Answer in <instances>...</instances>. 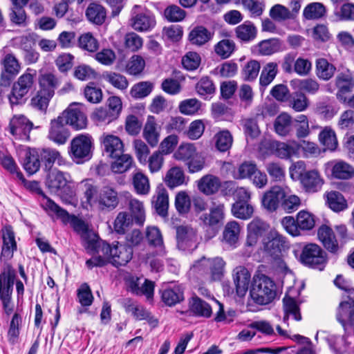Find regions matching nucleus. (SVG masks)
<instances>
[{"mask_svg": "<svg viewBox=\"0 0 354 354\" xmlns=\"http://www.w3.org/2000/svg\"><path fill=\"white\" fill-rule=\"evenodd\" d=\"M84 95L91 103L97 104L102 100V89L95 82H89L84 88Z\"/></svg>", "mask_w": 354, "mask_h": 354, "instance_id": "59", "label": "nucleus"}, {"mask_svg": "<svg viewBox=\"0 0 354 354\" xmlns=\"http://www.w3.org/2000/svg\"><path fill=\"white\" fill-rule=\"evenodd\" d=\"M177 247L179 250L192 252L198 245L196 230L188 225L176 227Z\"/></svg>", "mask_w": 354, "mask_h": 354, "instance_id": "14", "label": "nucleus"}, {"mask_svg": "<svg viewBox=\"0 0 354 354\" xmlns=\"http://www.w3.org/2000/svg\"><path fill=\"white\" fill-rule=\"evenodd\" d=\"M104 153L109 158H115L124 152V145L120 138L113 135H103L100 138Z\"/></svg>", "mask_w": 354, "mask_h": 354, "instance_id": "23", "label": "nucleus"}, {"mask_svg": "<svg viewBox=\"0 0 354 354\" xmlns=\"http://www.w3.org/2000/svg\"><path fill=\"white\" fill-rule=\"evenodd\" d=\"M319 240L324 247L330 253L336 254L339 250V245L332 228L326 225H321L317 231Z\"/></svg>", "mask_w": 354, "mask_h": 354, "instance_id": "25", "label": "nucleus"}, {"mask_svg": "<svg viewBox=\"0 0 354 354\" xmlns=\"http://www.w3.org/2000/svg\"><path fill=\"white\" fill-rule=\"evenodd\" d=\"M214 33L203 26L194 27L188 34V40L191 44L202 46L209 41Z\"/></svg>", "mask_w": 354, "mask_h": 354, "instance_id": "28", "label": "nucleus"}, {"mask_svg": "<svg viewBox=\"0 0 354 354\" xmlns=\"http://www.w3.org/2000/svg\"><path fill=\"white\" fill-rule=\"evenodd\" d=\"M331 177L337 179H349L354 175V169L344 161L330 162L327 164Z\"/></svg>", "mask_w": 354, "mask_h": 354, "instance_id": "34", "label": "nucleus"}, {"mask_svg": "<svg viewBox=\"0 0 354 354\" xmlns=\"http://www.w3.org/2000/svg\"><path fill=\"white\" fill-rule=\"evenodd\" d=\"M225 217V205L223 203L212 202L208 213H203L199 217L201 224L203 227L217 232L223 224Z\"/></svg>", "mask_w": 354, "mask_h": 354, "instance_id": "12", "label": "nucleus"}, {"mask_svg": "<svg viewBox=\"0 0 354 354\" xmlns=\"http://www.w3.org/2000/svg\"><path fill=\"white\" fill-rule=\"evenodd\" d=\"M250 295L258 305L270 304L277 296V286L274 281L264 274H254L253 277Z\"/></svg>", "mask_w": 354, "mask_h": 354, "instance_id": "4", "label": "nucleus"}, {"mask_svg": "<svg viewBox=\"0 0 354 354\" xmlns=\"http://www.w3.org/2000/svg\"><path fill=\"white\" fill-rule=\"evenodd\" d=\"M240 226L236 221L228 222L224 228L223 236L224 241L230 245H235L239 239Z\"/></svg>", "mask_w": 354, "mask_h": 354, "instance_id": "46", "label": "nucleus"}, {"mask_svg": "<svg viewBox=\"0 0 354 354\" xmlns=\"http://www.w3.org/2000/svg\"><path fill=\"white\" fill-rule=\"evenodd\" d=\"M21 322L22 317L21 315L18 313H14L8 330V339L12 344H15L19 338Z\"/></svg>", "mask_w": 354, "mask_h": 354, "instance_id": "54", "label": "nucleus"}, {"mask_svg": "<svg viewBox=\"0 0 354 354\" xmlns=\"http://www.w3.org/2000/svg\"><path fill=\"white\" fill-rule=\"evenodd\" d=\"M270 225L258 217L248 225V235L246 245L253 246L257 244L260 237L265 236L269 232Z\"/></svg>", "mask_w": 354, "mask_h": 354, "instance_id": "17", "label": "nucleus"}, {"mask_svg": "<svg viewBox=\"0 0 354 354\" xmlns=\"http://www.w3.org/2000/svg\"><path fill=\"white\" fill-rule=\"evenodd\" d=\"M325 13V6L321 3L315 2L305 7L303 16L306 19H318L324 17Z\"/></svg>", "mask_w": 354, "mask_h": 354, "instance_id": "53", "label": "nucleus"}, {"mask_svg": "<svg viewBox=\"0 0 354 354\" xmlns=\"http://www.w3.org/2000/svg\"><path fill=\"white\" fill-rule=\"evenodd\" d=\"M254 48L259 55L268 56L282 51L283 50V41L279 38H270L259 42Z\"/></svg>", "mask_w": 354, "mask_h": 354, "instance_id": "29", "label": "nucleus"}, {"mask_svg": "<svg viewBox=\"0 0 354 354\" xmlns=\"http://www.w3.org/2000/svg\"><path fill=\"white\" fill-rule=\"evenodd\" d=\"M277 64L274 62H270L267 64L263 68L259 82L262 86H267L275 78L277 74Z\"/></svg>", "mask_w": 354, "mask_h": 354, "instance_id": "57", "label": "nucleus"}, {"mask_svg": "<svg viewBox=\"0 0 354 354\" xmlns=\"http://www.w3.org/2000/svg\"><path fill=\"white\" fill-rule=\"evenodd\" d=\"M299 261L310 268L322 271L328 263V258L326 252L319 245L310 243L303 247Z\"/></svg>", "mask_w": 354, "mask_h": 354, "instance_id": "9", "label": "nucleus"}, {"mask_svg": "<svg viewBox=\"0 0 354 354\" xmlns=\"http://www.w3.org/2000/svg\"><path fill=\"white\" fill-rule=\"evenodd\" d=\"M24 183L27 189L42 196V198L46 200V202L42 204V206L49 214H55L58 218L62 220H66L69 217V214L66 209L59 207L45 194L41 189L39 182L35 180L26 181L25 180Z\"/></svg>", "mask_w": 354, "mask_h": 354, "instance_id": "13", "label": "nucleus"}, {"mask_svg": "<svg viewBox=\"0 0 354 354\" xmlns=\"http://www.w3.org/2000/svg\"><path fill=\"white\" fill-rule=\"evenodd\" d=\"M236 37L242 43L253 41L257 35V29L250 21H245L234 30Z\"/></svg>", "mask_w": 354, "mask_h": 354, "instance_id": "36", "label": "nucleus"}, {"mask_svg": "<svg viewBox=\"0 0 354 354\" xmlns=\"http://www.w3.org/2000/svg\"><path fill=\"white\" fill-rule=\"evenodd\" d=\"M151 205L159 216L162 217L168 216L169 194L163 184H158L156 187L151 199Z\"/></svg>", "mask_w": 354, "mask_h": 354, "instance_id": "18", "label": "nucleus"}, {"mask_svg": "<svg viewBox=\"0 0 354 354\" xmlns=\"http://www.w3.org/2000/svg\"><path fill=\"white\" fill-rule=\"evenodd\" d=\"M288 105L297 112L305 111L309 106V100L306 95L301 91L293 92L288 96Z\"/></svg>", "mask_w": 354, "mask_h": 354, "instance_id": "42", "label": "nucleus"}, {"mask_svg": "<svg viewBox=\"0 0 354 354\" xmlns=\"http://www.w3.org/2000/svg\"><path fill=\"white\" fill-rule=\"evenodd\" d=\"M200 262L207 268L212 281H221L224 276L225 262L221 257L206 259L203 257Z\"/></svg>", "mask_w": 354, "mask_h": 354, "instance_id": "26", "label": "nucleus"}, {"mask_svg": "<svg viewBox=\"0 0 354 354\" xmlns=\"http://www.w3.org/2000/svg\"><path fill=\"white\" fill-rule=\"evenodd\" d=\"M326 196V203L333 211L339 212L347 209V201L340 192L331 191L328 192Z\"/></svg>", "mask_w": 354, "mask_h": 354, "instance_id": "41", "label": "nucleus"}, {"mask_svg": "<svg viewBox=\"0 0 354 354\" xmlns=\"http://www.w3.org/2000/svg\"><path fill=\"white\" fill-rule=\"evenodd\" d=\"M16 277V270L12 266L5 263L0 273V301L7 316L10 315L14 310L12 296Z\"/></svg>", "mask_w": 354, "mask_h": 354, "instance_id": "5", "label": "nucleus"}, {"mask_svg": "<svg viewBox=\"0 0 354 354\" xmlns=\"http://www.w3.org/2000/svg\"><path fill=\"white\" fill-rule=\"evenodd\" d=\"M221 186L218 177L208 174L203 176L198 181V190L206 196L216 194Z\"/></svg>", "mask_w": 354, "mask_h": 354, "instance_id": "35", "label": "nucleus"}, {"mask_svg": "<svg viewBox=\"0 0 354 354\" xmlns=\"http://www.w3.org/2000/svg\"><path fill=\"white\" fill-rule=\"evenodd\" d=\"M189 310L195 316L209 318L212 310L210 305L197 295L192 296L188 302Z\"/></svg>", "mask_w": 354, "mask_h": 354, "instance_id": "33", "label": "nucleus"}, {"mask_svg": "<svg viewBox=\"0 0 354 354\" xmlns=\"http://www.w3.org/2000/svg\"><path fill=\"white\" fill-rule=\"evenodd\" d=\"M115 160L112 162L111 169L113 172L122 174L128 171L133 165V158L129 154L119 155L113 158Z\"/></svg>", "mask_w": 354, "mask_h": 354, "instance_id": "48", "label": "nucleus"}, {"mask_svg": "<svg viewBox=\"0 0 354 354\" xmlns=\"http://www.w3.org/2000/svg\"><path fill=\"white\" fill-rule=\"evenodd\" d=\"M34 84V75L25 73L21 75L17 82H14L8 100L12 106L22 105L28 100V93Z\"/></svg>", "mask_w": 354, "mask_h": 354, "instance_id": "10", "label": "nucleus"}, {"mask_svg": "<svg viewBox=\"0 0 354 354\" xmlns=\"http://www.w3.org/2000/svg\"><path fill=\"white\" fill-rule=\"evenodd\" d=\"M320 142L328 149L335 150L337 146L335 132L331 129L326 127L319 135Z\"/></svg>", "mask_w": 354, "mask_h": 354, "instance_id": "60", "label": "nucleus"}, {"mask_svg": "<svg viewBox=\"0 0 354 354\" xmlns=\"http://www.w3.org/2000/svg\"><path fill=\"white\" fill-rule=\"evenodd\" d=\"M39 151L40 162L44 165L46 170H50L55 160H59L62 158L60 153L52 148H43L37 149Z\"/></svg>", "mask_w": 354, "mask_h": 354, "instance_id": "43", "label": "nucleus"}, {"mask_svg": "<svg viewBox=\"0 0 354 354\" xmlns=\"http://www.w3.org/2000/svg\"><path fill=\"white\" fill-rule=\"evenodd\" d=\"M113 252L110 263L115 268L126 266L133 257V248L129 244L118 242L113 245Z\"/></svg>", "mask_w": 354, "mask_h": 354, "instance_id": "22", "label": "nucleus"}, {"mask_svg": "<svg viewBox=\"0 0 354 354\" xmlns=\"http://www.w3.org/2000/svg\"><path fill=\"white\" fill-rule=\"evenodd\" d=\"M41 162L39 151L36 149L28 150L23 161V167L30 175L35 174L40 168Z\"/></svg>", "mask_w": 354, "mask_h": 354, "instance_id": "39", "label": "nucleus"}, {"mask_svg": "<svg viewBox=\"0 0 354 354\" xmlns=\"http://www.w3.org/2000/svg\"><path fill=\"white\" fill-rule=\"evenodd\" d=\"M64 120L58 116L57 119L51 120L48 138L53 142L63 145L66 143L70 136V132Z\"/></svg>", "mask_w": 354, "mask_h": 354, "instance_id": "21", "label": "nucleus"}, {"mask_svg": "<svg viewBox=\"0 0 354 354\" xmlns=\"http://www.w3.org/2000/svg\"><path fill=\"white\" fill-rule=\"evenodd\" d=\"M85 15L90 23L101 26L106 21V10L102 5L92 2L86 9Z\"/></svg>", "mask_w": 354, "mask_h": 354, "instance_id": "27", "label": "nucleus"}, {"mask_svg": "<svg viewBox=\"0 0 354 354\" xmlns=\"http://www.w3.org/2000/svg\"><path fill=\"white\" fill-rule=\"evenodd\" d=\"M336 71L335 66L329 63L327 59L320 58L316 61V75L319 79L328 80Z\"/></svg>", "mask_w": 354, "mask_h": 354, "instance_id": "44", "label": "nucleus"}, {"mask_svg": "<svg viewBox=\"0 0 354 354\" xmlns=\"http://www.w3.org/2000/svg\"><path fill=\"white\" fill-rule=\"evenodd\" d=\"M129 21L132 28L138 32L150 31L156 24L154 15L149 10L142 9L138 5L133 7Z\"/></svg>", "mask_w": 354, "mask_h": 354, "instance_id": "11", "label": "nucleus"}, {"mask_svg": "<svg viewBox=\"0 0 354 354\" xmlns=\"http://www.w3.org/2000/svg\"><path fill=\"white\" fill-rule=\"evenodd\" d=\"M10 133L17 139L30 140V132L33 124L24 115H14L9 123Z\"/></svg>", "mask_w": 354, "mask_h": 354, "instance_id": "15", "label": "nucleus"}, {"mask_svg": "<svg viewBox=\"0 0 354 354\" xmlns=\"http://www.w3.org/2000/svg\"><path fill=\"white\" fill-rule=\"evenodd\" d=\"M268 148L274 151V154L280 158H288L298 152V146L296 143L291 146L284 142L270 141L268 142Z\"/></svg>", "mask_w": 354, "mask_h": 354, "instance_id": "38", "label": "nucleus"}, {"mask_svg": "<svg viewBox=\"0 0 354 354\" xmlns=\"http://www.w3.org/2000/svg\"><path fill=\"white\" fill-rule=\"evenodd\" d=\"M143 137L152 147H156L159 142L160 132L157 128L156 118L153 115L147 117L143 129Z\"/></svg>", "mask_w": 354, "mask_h": 354, "instance_id": "37", "label": "nucleus"}, {"mask_svg": "<svg viewBox=\"0 0 354 354\" xmlns=\"http://www.w3.org/2000/svg\"><path fill=\"white\" fill-rule=\"evenodd\" d=\"M175 207L179 214H186L191 209L192 201L186 191H180L175 196Z\"/></svg>", "mask_w": 354, "mask_h": 354, "instance_id": "51", "label": "nucleus"}, {"mask_svg": "<svg viewBox=\"0 0 354 354\" xmlns=\"http://www.w3.org/2000/svg\"><path fill=\"white\" fill-rule=\"evenodd\" d=\"M236 44L233 40L224 39L214 46L215 53L222 59H227L234 53Z\"/></svg>", "mask_w": 354, "mask_h": 354, "instance_id": "55", "label": "nucleus"}, {"mask_svg": "<svg viewBox=\"0 0 354 354\" xmlns=\"http://www.w3.org/2000/svg\"><path fill=\"white\" fill-rule=\"evenodd\" d=\"M214 140L216 148L221 152L228 151L233 143V137L228 130L218 131L215 134Z\"/></svg>", "mask_w": 354, "mask_h": 354, "instance_id": "47", "label": "nucleus"}, {"mask_svg": "<svg viewBox=\"0 0 354 354\" xmlns=\"http://www.w3.org/2000/svg\"><path fill=\"white\" fill-rule=\"evenodd\" d=\"M65 124H69L76 130L86 127L87 118L78 108H70L59 115Z\"/></svg>", "mask_w": 354, "mask_h": 354, "instance_id": "20", "label": "nucleus"}, {"mask_svg": "<svg viewBox=\"0 0 354 354\" xmlns=\"http://www.w3.org/2000/svg\"><path fill=\"white\" fill-rule=\"evenodd\" d=\"M290 174L292 179L299 180L302 189L308 194L318 192L324 183L317 169L306 170L304 161H298L292 165Z\"/></svg>", "mask_w": 354, "mask_h": 354, "instance_id": "3", "label": "nucleus"}, {"mask_svg": "<svg viewBox=\"0 0 354 354\" xmlns=\"http://www.w3.org/2000/svg\"><path fill=\"white\" fill-rule=\"evenodd\" d=\"M201 103L196 98L187 99L182 101L179 106V111L187 115H192L200 110Z\"/></svg>", "mask_w": 354, "mask_h": 354, "instance_id": "62", "label": "nucleus"}, {"mask_svg": "<svg viewBox=\"0 0 354 354\" xmlns=\"http://www.w3.org/2000/svg\"><path fill=\"white\" fill-rule=\"evenodd\" d=\"M84 196L86 202L90 206L97 205L101 210L111 211L119 204L118 192L110 186H104L100 189L91 179L82 182Z\"/></svg>", "mask_w": 354, "mask_h": 354, "instance_id": "1", "label": "nucleus"}, {"mask_svg": "<svg viewBox=\"0 0 354 354\" xmlns=\"http://www.w3.org/2000/svg\"><path fill=\"white\" fill-rule=\"evenodd\" d=\"M231 211L236 218L247 220L252 217L254 208L248 203L235 202L232 205Z\"/></svg>", "mask_w": 354, "mask_h": 354, "instance_id": "50", "label": "nucleus"}, {"mask_svg": "<svg viewBox=\"0 0 354 354\" xmlns=\"http://www.w3.org/2000/svg\"><path fill=\"white\" fill-rule=\"evenodd\" d=\"M335 85L338 88L337 98L339 101L346 102V94L351 93L354 88V78L352 75L348 71L339 73L335 79Z\"/></svg>", "mask_w": 354, "mask_h": 354, "instance_id": "24", "label": "nucleus"}, {"mask_svg": "<svg viewBox=\"0 0 354 354\" xmlns=\"http://www.w3.org/2000/svg\"><path fill=\"white\" fill-rule=\"evenodd\" d=\"M130 216L138 225H142L145 221V212L142 202L136 199H131L129 201Z\"/></svg>", "mask_w": 354, "mask_h": 354, "instance_id": "49", "label": "nucleus"}, {"mask_svg": "<svg viewBox=\"0 0 354 354\" xmlns=\"http://www.w3.org/2000/svg\"><path fill=\"white\" fill-rule=\"evenodd\" d=\"M186 15L185 10L175 4L167 6L163 12L164 18L169 22L182 21L185 18Z\"/></svg>", "mask_w": 354, "mask_h": 354, "instance_id": "52", "label": "nucleus"}, {"mask_svg": "<svg viewBox=\"0 0 354 354\" xmlns=\"http://www.w3.org/2000/svg\"><path fill=\"white\" fill-rule=\"evenodd\" d=\"M285 196V191L281 187L273 186L263 194L261 198L262 205L269 212H273L277 210L279 203L282 202Z\"/></svg>", "mask_w": 354, "mask_h": 354, "instance_id": "19", "label": "nucleus"}, {"mask_svg": "<svg viewBox=\"0 0 354 354\" xmlns=\"http://www.w3.org/2000/svg\"><path fill=\"white\" fill-rule=\"evenodd\" d=\"M292 127V118L286 113H282L279 115L274 122V128L276 133L281 136H287Z\"/></svg>", "mask_w": 354, "mask_h": 354, "instance_id": "45", "label": "nucleus"}, {"mask_svg": "<svg viewBox=\"0 0 354 354\" xmlns=\"http://www.w3.org/2000/svg\"><path fill=\"white\" fill-rule=\"evenodd\" d=\"M257 165L250 161H245L239 165L236 174H234L235 179H252L253 174L257 170Z\"/></svg>", "mask_w": 354, "mask_h": 354, "instance_id": "61", "label": "nucleus"}, {"mask_svg": "<svg viewBox=\"0 0 354 354\" xmlns=\"http://www.w3.org/2000/svg\"><path fill=\"white\" fill-rule=\"evenodd\" d=\"M260 68V63L258 61L254 59L249 61L241 71L242 78L248 82L254 80L259 75Z\"/></svg>", "mask_w": 354, "mask_h": 354, "instance_id": "58", "label": "nucleus"}, {"mask_svg": "<svg viewBox=\"0 0 354 354\" xmlns=\"http://www.w3.org/2000/svg\"><path fill=\"white\" fill-rule=\"evenodd\" d=\"M196 153V149L193 144H182L179 146L174 156L176 160L187 162Z\"/></svg>", "mask_w": 354, "mask_h": 354, "instance_id": "64", "label": "nucleus"}, {"mask_svg": "<svg viewBox=\"0 0 354 354\" xmlns=\"http://www.w3.org/2000/svg\"><path fill=\"white\" fill-rule=\"evenodd\" d=\"M145 67V61L142 56L133 55L127 64V72L129 75H137L140 74Z\"/></svg>", "mask_w": 354, "mask_h": 354, "instance_id": "63", "label": "nucleus"}, {"mask_svg": "<svg viewBox=\"0 0 354 354\" xmlns=\"http://www.w3.org/2000/svg\"><path fill=\"white\" fill-rule=\"evenodd\" d=\"M290 248L288 239L275 230H271L262 239L264 254L274 261L281 260L283 254Z\"/></svg>", "mask_w": 354, "mask_h": 354, "instance_id": "6", "label": "nucleus"}, {"mask_svg": "<svg viewBox=\"0 0 354 354\" xmlns=\"http://www.w3.org/2000/svg\"><path fill=\"white\" fill-rule=\"evenodd\" d=\"M283 309L284 311L283 321L288 326L290 316L295 321L299 322L301 320L302 316L300 312L299 305L295 299L290 296H285L283 299Z\"/></svg>", "mask_w": 354, "mask_h": 354, "instance_id": "32", "label": "nucleus"}, {"mask_svg": "<svg viewBox=\"0 0 354 354\" xmlns=\"http://www.w3.org/2000/svg\"><path fill=\"white\" fill-rule=\"evenodd\" d=\"M189 177L187 178L184 171L179 167H173L169 169L164 178V182L171 189L183 185H187Z\"/></svg>", "mask_w": 354, "mask_h": 354, "instance_id": "30", "label": "nucleus"}, {"mask_svg": "<svg viewBox=\"0 0 354 354\" xmlns=\"http://www.w3.org/2000/svg\"><path fill=\"white\" fill-rule=\"evenodd\" d=\"M290 84L292 88L308 94H315L319 89V83L312 78L294 79L290 81Z\"/></svg>", "mask_w": 354, "mask_h": 354, "instance_id": "40", "label": "nucleus"}, {"mask_svg": "<svg viewBox=\"0 0 354 354\" xmlns=\"http://www.w3.org/2000/svg\"><path fill=\"white\" fill-rule=\"evenodd\" d=\"M46 185L51 193L59 196L66 204H72L75 198V192L67 181L64 174L60 171L48 175Z\"/></svg>", "mask_w": 354, "mask_h": 354, "instance_id": "7", "label": "nucleus"}, {"mask_svg": "<svg viewBox=\"0 0 354 354\" xmlns=\"http://www.w3.org/2000/svg\"><path fill=\"white\" fill-rule=\"evenodd\" d=\"M161 301L167 306H174L185 300V287L182 284H169L160 290Z\"/></svg>", "mask_w": 354, "mask_h": 354, "instance_id": "16", "label": "nucleus"}, {"mask_svg": "<svg viewBox=\"0 0 354 354\" xmlns=\"http://www.w3.org/2000/svg\"><path fill=\"white\" fill-rule=\"evenodd\" d=\"M93 149L92 137L88 134H80L71 141L68 153L75 162L82 164L92 158Z\"/></svg>", "mask_w": 354, "mask_h": 354, "instance_id": "8", "label": "nucleus"}, {"mask_svg": "<svg viewBox=\"0 0 354 354\" xmlns=\"http://www.w3.org/2000/svg\"><path fill=\"white\" fill-rule=\"evenodd\" d=\"M39 89L30 100V106L41 113H46L49 102L59 86V80L53 73L41 75L39 78Z\"/></svg>", "mask_w": 354, "mask_h": 354, "instance_id": "2", "label": "nucleus"}, {"mask_svg": "<svg viewBox=\"0 0 354 354\" xmlns=\"http://www.w3.org/2000/svg\"><path fill=\"white\" fill-rule=\"evenodd\" d=\"M250 272L245 268L240 267L236 268L233 279L236 294L239 297H243L246 294L250 281Z\"/></svg>", "mask_w": 354, "mask_h": 354, "instance_id": "31", "label": "nucleus"}, {"mask_svg": "<svg viewBox=\"0 0 354 354\" xmlns=\"http://www.w3.org/2000/svg\"><path fill=\"white\" fill-rule=\"evenodd\" d=\"M153 84L150 82H140L134 84L130 94L135 99H142L148 96L152 91Z\"/></svg>", "mask_w": 354, "mask_h": 354, "instance_id": "56", "label": "nucleus"}]
</instances>
